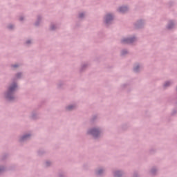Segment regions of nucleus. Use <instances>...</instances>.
<instances>
[{
  "label": "nucleus",
  "instance_id": "10",
  "mask_svg": "<svg viewBox=\"0 0 177 177\" xmlns=\"http://www.w3.org/2000/svg\"><path fill=\"white\" fill-rule=\"evenodd\" d=\"M83 16H84L83 14H80V17H82Z\"/></svg>",
  "mask_w": 177,
  "mask_h": 177
},
{
  "label": "nucleus",
  "instance_id": "13",
  "mask_svg": "<svg viewBox=\"0 0 177 177\" xmlns=\"http://www.w3.org/2000/svg\"><path fill=\"white\" fill-rule=\"evenodd\" d=\"M18 66L17 65H14L13 67H17Z\"/></svg>",
  "mask_w": 177,
  "mask_h": 177
},
{
  "label": "nucleus",
  "instance_id": "15",
  "mask_svg": "<svg viewBox=\"0 0 177 177\" xmlns=\"http://www.w3.org/2000/svg\"><path fill=\"white\" fill-rule=\"evenodd\" d=\"M27 44H30V41H27Z\"/></svg>",
  "mask_w": 177,
  "mask_h": 177
},
{
  "label": "nucleus",
  "instance_id": "1",
  "mask_svg": "<svg viewBox=\"0 0 177 177\" xmlns=\"http://www.w3.org/2000/svg\"><path fill=\"white\" fill-rule=\"evenodd\" d=\"M89 133H91V135H93L94 136H97V135H99V130L93 129L89 131Z\"/></svg>",
  "mask_w": 177,
  "mask_h": 177
},
{
  "label": "nucleus",
  "instance_id": "5",
  "mask_svg": "<svg viewBox=\"0 0 177 177\" xmlns=\"http://www.w3.org/2000/svg\"><path fill=\"white\" fill-rule=\"evenodd\" d=\"M127 10L128 8H127V7H122L119 9L120 12H127Z\"/></svg>",
  "mask_w": 177,
  "mask_h": 177
},
{
  "label": "nucleus",
  "instance_id": "9",
  "mask_svg": "<svg viewBox=\"0 0 177 177\" xmlns=\"http://www.w3.org/2000/svg\"><path fill=\"white\" fill-rule=\"evenodd\" d=\"M26 138H27V136H24L22 138V140H24V139H26Z\"/></svg>",
  "mask_w": 177,
  "mask_h": 177
},
{
  "label": "nucleus",
  "instance_id": "7",
  "mask_svg": "<svg viewBox=\"0 0 177 177\" xmlns=\"http://www.w3.org/2000/svg\"><path fill=\"white\" fill-rule=\"evenodd\" d=\"M169 85V82H167L165 83V86H168Z\"/></svg>",
  "mask_w": 177,
  "mask_h": 177
},
{
  "label": "nucleus",
  "instance_id": "4",
  "mask_svg": "<svg viewBox=\"0 0 177 177\" xmlns=\"http://www.w3.org/2000/svg\"><path fill=\"white\" fill-rule=\"evenodd\" d=\"M132 41H133L132 39H124L122 40V42L124 44H125V43L126 44H131Z\"/></svg>",
  "mask_w": 177,
  "mask_h": 177
},
{
  "label": "nucleus",
  "instance_id": "14",
  "mask_svg": "<svg viewBox=\"0 0 177 177\" xmlns=\"http://www.w3.org/2000/svg\"><path fill=\"white\" fill-rule=\"evenodd\" d=\"M98 174H102V172L100 171V170L98 171Z\"/></svg>",
  "mask_w": 177,
  "mask_h": 177
},
{
  "label": "nucleus",
  "instance_id": "3",
  "mask_svg": "<svg viewBox=\"0 0 177 177\" xmlns=\"http://www.w3.org/2000/svg\"><path fill=\"white\" fill-rule=\"evenodd\" d=\"M17 86L16 85V84H12V86H10L8 90V94L12 93V92H13V91H15V89H16Z\"/></svg>",
  "mask_w": 177,
  "mask_h": 177
},
{
  "label": "nucleus",
  "instance_id": "8",
  "mask_svg": "<svg viewBox=\"0 0 177 177\" xmlns=\"http://www.w3.org/2000/svg\"><path fill=\"white\" fill-rule=\"evenodd\" d=\"M138 68H139V66H137L136 68H134V71H138Z\"/></svg>",
  "mask_w": 177,
  "mask_h": 177
},
{
  "label": "nucleus",
  "instance_id": "16",
  "mask_svg": "<svg viewBox=\"0 0 177 177\" xmlns=\"http://www.w3.org/2000/svg\"><path fill=\"white\" fill-rule=\"evenodd\" d=\"M20 20H23V19L21 18Z\"/></svg>",
  "mask_w": 177,
  "mask_h": 177
},
{
  "label": "nucleus",
  "instance_id": "12",
  "mask_svg": "<svg viewBox=\"0 0 177 177\" xmlns=\"http://www.w3.org/2000/svg\"><path fill=\"white\" fill-rule=\"evenodd\" d=\"M7 97H8V99H10V97H9V94H8Z\"/></svg>",
  "mask_w": 177,
  "mask_h": 177
},
{
  "label": "nucleus",
  "instance_id": "6",
  "mask_svg": "<svg viewBox=\"0 0 177 177\" xmlns=\"http://www.w3.org/2000/svg\"><path fill=\"white\" fill-rule=\"evenodd\" d=\"M68 110H73V106H68Z\"/></svg>",
  "mask_w": 177,
  "mask_h": 177
},
{
  "label": "nucleus",
  "instance_id": "2",
  "mask_svg": "<svg viewBox=\"0 0 177 177\" xmlns=\"http://www.w3.org/2000/svg\"><path fill=\"white\" fill-rule=\"evenodd\" d=\"M111 20H113V16L111 15H107L105 19L106 24H109Z\"/></svg>",
  "mask_w": 177,
  "mask_h": 177
},
{
  "label": "nucleus",
  "instance_id": "11",
  "mask_svg": "<svg viewBox=\"0 0 177 177\" xmlns=\"http://www.w3.org/2000/svg\"><path fill=\"white\" fill-rule=\"evenodd\" d=\"M168 28H172V26H168Z\"/></svg>",
  "mask_w": 177,
  "mask_h": 177
}]
</instances>
